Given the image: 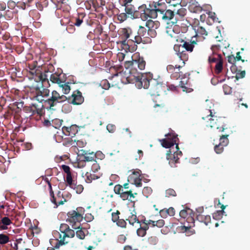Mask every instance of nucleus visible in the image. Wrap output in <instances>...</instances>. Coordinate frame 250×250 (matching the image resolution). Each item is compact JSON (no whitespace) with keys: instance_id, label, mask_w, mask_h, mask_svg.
Returning a JSON list of instances; mask_svg holds the SVG:
<instances>
[{"instance_id":"1","label":"nucleus","mask_w":250,"mask_h":250,"mask_svg":"<svg viewBox=\"0 0 250 250\" xmlns=\"http://www.w3.org/2000/svg\"><path fill=\"white\" fill-rule=\"evenodd\" d=\"M124 66L128 74H125V78L128 83H135L138 88L143 87L147 89L150 86V90L153 95H159L163 91V84L159 83L156 80L152 79V74L149 73H139L137 70L138 67L142 70L145 68L146 62L143 58L139 57L137 60L131 58V61H126L125 62Z\"/></svg>"},{"instance_id":"2","label":"nucleus","mask_w":250,"mask_h":250,"mask_svg":"<svg viewBox=\"0 0 250 250\" xmlns=\"http://www.w3.org/2000/svg\"><path fill=\"white\" fill-rule=\"evenodd\" d=\"M35 80L40 83L37 86L30 88L28 95L31 99L41 103L44 100V98L49 96L50 90L47 87L50 86V84L45 73L40 74L38 80H36V78H35Z\"/></svg>"},{"instance_id":"3","label":"nucleus","mask_w":250,"mask_h":250,"mask_svg":"<svg viewBox=\"0 0 250 250\" xmlns=\"http://www.w3.org/2000/svg\"><path fill=\"white\" fill-rule=\"evenodd\" d=\"M206 104V109L208 110L209 115H208L206 117L208 121H207V126L210 127L211 128L214 127L219 130V131H223L227 128L226 127V124H225L226 119L224 117H214L213 113L214 111L213 107H214V104L212 100L207 99L205 101Z\"/></svg>"},{"instance_id":"4","label":"nucleus","mask_w":250,"mask_h":250,"mask_svg":"<svg viewBox=\"0 0 250 250\" xmlns=\"http://www.w3.org/2000/svg\"><path fill=\"white\" fill-rule=\"evenodd\" d=\"M164 4V2H160L159 1H150L148 7H147L145 4H142L139 6L137 10H135L134 18H141L144 21H146L148 18L155 19L156 15V6H161Z\"/></svg>"},{"instance_id":"5","label":"nucleus","mask_w":250,"mask_h":250,"mask_svg":"<svg viewBox=\"0 0 250 250\" xmlns=\"http://www.w3.org/2000/svg\"><path fill=\"white\" fill-rule=\"evenodd\" d=\"M67 100V98L63 95H61L56 90H53L49 96L44 98V104L47 108L55 110L56 107Z\"/></svg>"},{"instance_id":"6","label":"nucleus","mask_w":250,"mask_h":250,"mask_svg":"<svg viewBox=\"0 0 250 250\" xmlns=\"http://www.w3.org/2000/svg\"><path fill=\"white\" fill-rule=\"evenodd\" d=\"M195 34L191 38V43L182 41L181 43L185 50L192 52L194 44H197L198 42H202L203 41V27L199 24L194 25L193 26Z\"/></svg>"},{"instance_id":"7","label":"nucleus","mask_w":250,"mask_h":250,"mask_svg":"<svg viewBox=\"0 0 250 250\" xmlns=\"http://www.w3.org/2000/svg\"><path fill=\"white\" fill-rule=\"evenodd\" d=\"M114 191L115 194L119 195L123 200H129L131 201L132 198H135L137 193H133V191L129 187L128 183L124 184L123 186L118 184L115 186Z\"/></svg>"},{"instance_id":"8","label":"nucleus","mask_w":250,"mask_h":250,"mask_svg":"<svg viewBox=\"0 0 250 250\" xmlns=\"http://www.w3.org/2000/svg\"><path fill=\"white\" fill-rule=\"evenodd\" d=\"M83 208H77L76 210H72L68 212V218L66 221L70 223L73 229H79L80 222L83 220Z\"/></svg>"},{"instance_id":"9","label":"nucleus","mask_w":250,"mask_h":250,"mask_svg":"<svg viewBox=\"0 0 250 250\" xmlns=\"http://www.w3.org/2000/svg\"><path fill=\"white\" fill-rule=\"evenodd\" d=\"M160 6H156V18L159 17L168 23L170 20L173 21L174 19V13L173 11L168 9L165 10L159 8Z\"/></svg>"},{"instance_id":"10","label":"nucleus","mask_w":250,"mask_h":250,"mask_svg":"<svg viewBox=\"0 0 250 250\" xmlns=\"http://www.w3.org/2000/svg\"><path fill=\"white\" fill-rule=\"evenodd\" d=\"M166 138L160 140L163 147L165 148H170L173 146L176 142L178 140L177 135L173 133H169L166 134Z\"/></svg>"},{"instance_id":"11","label":"nucleus","mask_w":250,"mask_h":250,"mask_svg":"<svg viewBox=\"0 0 250 250\" xmlns=\"http://www.w3.org/2000/svg\"><path fill=\"white\" fill-rule=\"evenodd\" d=\"M141 170L139 169L134 170L127 178V181L132 185H135L137 187L142 186V179L140 178Z\"/></svg>"},{"instance_id":"12","label":"nucleus","mask_w":250,"mask_h":250,"mask_svg":"<svg viewBox=\"0 0 250 250\" xmlns=\"http://www.w3.org/2000/svg\"><path fill=\"white\" fill-rule=\"evenodd\" d=\"M43 106L42 104H41V105L36 104H32L29 106H24L23 107V111L26 113L29 114L30 117L35 114L41 116L42 113Z\"/></svg>"},{"instance_id":"13","label":"nucleus","mask_w":250,"mask_h":250,"mask_svg":"<svg viewBox=\"0 0 250 250\" xmlns=\"http://www.w3.org/2000/svg\"><path fill=\"white\" fill-rule=\"evenodd\" d=\"M149 32V31L144 26H139L137 34L138 37L140 38V43H146L151 42L150 34Z\"/></svg>"},{"instance_id":"14","label":"nucleus","mask_w":250,"mask_h":250,"mask_svg":"<svg viewBox=\"0 0 250 250\" xmlns=\"http://www.w3.org/2000/svg\"><path fill=\"white\" fill-rule=\"evenodd\" d=\"M62 234V235L61 234H60L59 238L60 240L57 242L54 246V248L59 249L60 246L67 243V242L65 241V238L66 237L73 238L75 236V232L74 230L70 229L69 228L68 229L65 231Z\"/></svg>"},{"instance_id":"15","label":"nucleus","mask_w":250,"mask_h":250,"mask_svg":"<svg viewBox=\"0 0 250 250\" xmlns=\"http://www.w3.org/2000/svg\"><path fill=\"white\" fill-rule=\"evenodd\" d=\"M67 99L74 105H80L84 102V97L82 93L79 90L74 91L71 96Z\"/></svg>"},{"instance_id":"16","label":"nucleus","mask_w":250,"mask_h":250,"mask_svg":"<svg viewBox=\"0 0 250 250\" xmlns=\"http://www.w3.org/2000/svg\"><path fill=\"white\" fill-rule=\"evenodd\" d=\"M43 179L47 183L48 185L51 202L55 205L56 208L60 205H63L64 203L66 201V200L63 197H62V199L60 201H58V202L57 201L56 198L54 196V192L52 188L51 183V179L49 180L47 177H46V176H45V177H43Z\"/></svg>"},{"instance_id":"17","label":"nucleus","mask_w":250,"mask_h":250,"mask_svg":"<svg viewBox=\"0 0 250 250\" xmlns=\"http://www.w3.org/2000/svg\"><path fill=\"white\" fill-rule=\"evenodd\" d=\"M145 26L147 28V30L150 34V37L154 38L157 35L156 29L160 26V22L158 21H153L152 20H146Z\"/></svg>"},{"instance_id":"18","label":"nucleus","mask_w":250,"mask_h":250,"mask_svg":"<svg viewBox=\"0 0 250 250\" xmlns=\"http://www.w3.org/2000/svg\"><path fill=\"white\" fill-rule=\"evenodd\" d=\"M175 64L174 63V65H168L167 67V70L168 73H171L170 77L172 79L178 80L182 76V72L180 71L181 67L176 66Z\"/></svg>"},{"instance_id":"19","label":"nucleus","mask_w":250,"mask_h":250,"mask_svg":"<svg viewBox=\"0 0 250 250\" xmlns=\"http://www.w3.org/2000/svg\"><path fill=\"white\" fill-rule=\"evenodd\" d=\"M79 127L76 125H73L70 126H63L62 127V131L63 133L71 138L74 137L78 133Z\"/></svg>"},{"instance_id":"20","label":"nucleus","mask_w":250,"mask_h":250,"mask_svg":"<svg viewBox=\"0 0 250 250\" xmlns=\"http://www.w3.org/2000/svg\"><path fill=\"white\" fill-rule=\"evenodd\" d=\"M175 153L173 154L171 149L168 150L167 153V159L169 160V164L171 167H176V164L179 163L178 156H176V160H175Z\"/></svg>"},{"instance_id":"21","label":"nucleus","mask_w":250,"mask_h":250,"mask_svg":"<svg viewBox=\"0 0 250 250\" xmlns=\"http://www.w3.org/2000/svg\"><path fill=\"white\" fill-rule=\"evenodd\" d=\"M132 29L130 28H123L122 30V38L124 39L121 42V43L123 45H126L128 44V41Z\"/></svg>"},{"instance_id":"22","label":"nucleus","mask_w":250,"mask_h":250,"mask_svg":"<svg viewBox=\"0 0 250 250\" xmlns=\"http://www.w3.org/2000/svg\"><path fill=\"white\" fill-rule=\"evenodd\" d=\"M195 213L193 212V214H190L186 219V221L189 224L188 226H181V230L183 232L186 231L189 228L194 226L195 222Z\"/></svg>"},{"instance_id":"23","label":"nucleus","mask_w":250,"mask_h":250,"mask_svg":"<svg viewBox=\"0 0 250 250\" xmlns=\"http://www.w3.org/2000/svg\"><path fill=\"white\" fill-rule=\"evenodd\" d=\"M187 51L185 50L183 53L178 55V59L180 62L178 64H175V66L178 67H182L185 65V62L188 60V55Z\"/></svg>"},{"instance_id":"24","label":"nucleus","mask_w":250,"mask_h":250,"mask_svg":"<svg viewBox=\"0 0 250 250\" xmlns=\"http://www.w3.org/2000/svg\"><path fill=\"white\" fill-rule=\"evenodd\" d=\"M187 10L185 8H181L178 9L176 15L174 16V19L171 21L173 24L176 23L179 20H181L186 15Z\"/></svg>"},{"instance_id":"25","label":"nucleus","mask_w":250,"mask_h":250,"mask_svg":"<svg viewBox=\"0 0 250 250\" xmlns=\"http://www.w3.org/2000/svg\"><path fill=\"white\" fill-rule=\"evenodd\" d=\"M66 183L67 186H68L70 188L73 189L78 194L81 193L83 190V185L80 184L77 185V183H76L72 178L71 179L70 182Z\"/></svg>"},{"instance_id":"26","label":"nucleus","mask_w":250,"mask_h":250,"mask_svg":"<svg viewBox=\"0 0 250 250\" xmlns=\"http://www.w3.org/2000/svg\"><path fill=\"white\" fill-rule=\"evenodd\" d=\"M140 38L138 37L137 34L132 30L129 38L128 39V44H126V45L129 46L133 43L140 44Z\"/></svg>"},{"instance_id":"27","label":"nucleus","mask_w":250,"mask_h":250,"mask_svg":"<svg viewBox=\"0 0 250 250\" xmlns=\"http://www.w3.org/2000/svg\"><path fill=\"white\" fill-rule=\"evenodd\" d=\"M126 220L128 221L129 223L132 226H134L135 223L140 224L142 222V221H139L138 219L135 210H133L130 213V215L126 219Z\"/></svg>"},{"instance_id":"28","label":"nucleus","mask_w":250,"mask_h":250,"mask_svg":"<svg viewBox=\"0 0 250 250\" xmlns=\"http://www.w3.org/2000/svg\"><path fill=\"white\" fill-rule=\"evenodd\" d=\"M37 63V62H33L32 63L28 64V68L29 69V73L33 76V78L34 79L36 78V80H38L39 75L42 73L40 72H37L35 70Z\"/></svg>"},{"instance_id":"29","label":"nucleus","mask_w":250,"mask_h":250,"mask_svg":"<svg viewBox=\"0 0 250 250\" xmlns=\"http://www.w3.org/2000/svg\"><path fill=\"white\" fill-rule=\"evenodd\" d=\"M79 141H76L75 139L73 140L72 138H65L62 141V145L66 146H76L78 145Z\"/></svg>"},{"instance_id":"30","label":"nucleus","mask_w":250,"mask_h":250,"mask_svg":"<svg viewBox=\"0 0 250 250\" xmlns=\"http://www.w3.org/2000/svg\"><path fill=\"white\" fill-rule=\"evenodd\" d=\"M61 167L63 171L66 174L65 180L66 182H70L72 177L70 167L67 165H63L61 166Z\"/></svg>"},{"instance_id":"31","label":"nucleus","mask_w":250,"mask_h":250,"mask_svg":"<svg viewBox=\"0 0 250 250\" xmlns=\"http://www.w3.org/2000/svg\"><path fill=\"white\" fill-rule=\"evenodd\" d=\"M187 83V82H185L184 81H180L179 82V84L177 86H175L174 84H171L168 86V89L172 91H175L177 90L178 87H180L183 88V91H187V88L185 86V84Z\"/></svg>"},{"instance_id":"32","label":"nucleus","mask_w":250,"mask_h":250,"mask_svg":"<svg viewBox=\"0 0 250 250\" xmlns=\"http://www.w3.org/2000/svg\"><path fill=\"white\" fill-rule=\"evenodd\" d=\"M12 224V221L8 217H3L0 222V229L1 230L7 229V226Z\"/></svg>"},{"instance_id":"33","label":"nucleus","mask_w":250,"mask_h":250,"mask_svg":"<svg viewBox=\"0 0 250 250\" xmlns=\"http://www.w3.org/2000/svg\"><path fill=\"white\" fill-rule=\"evenodd\" d=\"M226 206H225L224 205H221V206L220 207L221 210H218L213 214L212 216L213 219L216 220L222 219L224 213H225V212L224 211V209L226 208Z\"/></svg>"},{"instance_id":"34","label":"nucleus","mask_w":250,"mask_h":250,"mask_svg":"<svg viewBox=\"0 0 250 250\" xmlns=\"http://www.w3.org/2000/svg\"><path fill=\"white\" fill-rule=\"evenodd\" d=\"M191 214H193V211L188 208H186L185 209L181 210L179 213L180 217L184 219L187 218Z\"/></svg>"},{"instance_id":"35","label":"nucleus","mask_w":250,"mask_h":250,"mask_svg":"<svg viewBox=\"0 0 250 250\" xmlns=\"http://www.w3.org/2000/svg\"><path fill=\"white\" fill-rule=\"evenodd\" d=\"M22 240V238L17 239L13 241L10 239L9 242H10V243L8 245H10L13 250H18V244L21 243Z\"/></svg>"},{"instance_id":"36","label":"nucleus","mask_w":250,"mask_h":250,"mask_svg":"<svg viewBox=\"0 0 250 250\" xmlns=\"http://www.w3.org/2000/svg\"><path fill=\"white\" fill-rule=\"evenodd\" d=\"M95 155L94 152L91 153H85L83 155L84 161L86 162H96L95 161Z\"/></svg>"},{"instance_id":"37","label":"nucleus","mask_w":250,"mask_h":250,"mask_svg":"<svg viewBox=\"0 0 250 250\" xmlns=\"http://www.w3.org/2000/svg\"><path fill=\"white\" fill-rule=\"evenodd\" d=\"M10 235L4 233L0 234V245H4L10 241Z\"/></svg>"},{"instance_id":"38","label":"nucleus","mask_w":250,"mask_h":250,"mask_svg":"<svg viewBox=\"0 0 250 250\" xmlns=\"http://www.w3.org/2000/svg\"><path fill=\"white\" fill-rule=\"evenodd\" d=\"M84 177L85 182L88 183H90L92 180L97 179L99 178L95 174H91L89 172H86L85 174Z\"/></svg>"},{"instance_id":"39","label":"nucleus","mask_w":250,"mask_h":250,"mask_svg":"<svg viewBox=\"0 0 250 250\" xmlns=\"http://www.w3.org/2000/svg\"><path fill=\"white\" fill-rule=\"evenodd\" d=\"M68 82H65V80L60 85V87L62 88V91L64 94H68L70 91V86Z\"/></svg>"},{"instance_id":"40","label":"nucleus","mask_w":250,"mask_h":250,"mask_svg":"<svg viewBox=\"0 0 250 250\" xmlns=\"http://www.w3.org/2000/svg\"><path fill=\"white\" fill-rule=\"evenodd\" d=\"M125 7V11L127 14L130 15L134 17V7L131 4L124 5Z\"/></svg>"},{"instance_id":"41","label":"nucleus","mask_w":250,"mask_h":250,"mask_svg":"<svg viewBox=\"0 0 250 250\" xmlns=\"http://www.w3.org/2000/svg\"><path fill=\"white\" fill-rule=\"evenodd\" d=\"M223 59L219 60L215 65V73L216 74L220 73L223 69Z\"/></svg>"},{"instance_id":"42","label":"nucleus","mask_w":250,"mask_h":250,"mask_svg":"<svg viewBox=\"0 0 250 250\" xmlns=\"http://www.w3.org/2000/svg\"><path fill=\"white\" fill-rule=\"evenodd\" d=\"M222 59V56L220 54H215L213 56H209L208 57V62L210 64L212 63L216 62L217 63L219 60Z\"/></svg>"},{"instance_id":"43","label":"nucleus","mask_w":250,"mask_h":250,"mask_svg":"<svg viewBox=\"0 0 250 250\" xmlns=\"http://www.w3.org/2000/svg\"><path fill=\"white\" fill-rule=\"evenodd\" d=\"M215 19V13L214 12L208 13V18L207 20V23L208 25H211L214 22Z\"/></svg>"},{"instance_id":"44","label":"nucleus","mask_w":250,"mask_h":250,"mask_svg":"<svg viewBox=\"0 0 250 250\" xmlns=\"http://www.w3.org/2000/svg\"><path fill=\"white\" fill-rule=\"evenodd\" d=\"M173 48L174 51L176 52L177 56L185 51L184 47L182 44H175Z\"/></svg>"},{"instance_id":"45","label":"nucleus","mask_w":250,"mask_h":250,"mask_svg":"<svg viewBox=\"0 0 250 250\" xmlns=\"http://www.w3.org/2000/svg\"><path fill=\"white\" fill-rule=\"evenodd\" d=\"M228 135H222V136H221V137L220 138L219 144L221 145V146H227L229 143V140L228 138Z\"/></svg>"},{"instance_id":"46","label":"nucleus","mask_w":250,"mask_h":250,"mask_svg":"<svg viewBox=\"0 0 250 250\" xmlns=\"http://www.w3.org/2000/svg\"><path fill=\"white\" fill-rule=\"evenodd\" d=\"M202 212V208H199L196 210V212L195 213L196 216V220L200 222H203V215L201 214Z\"/></svg>"},{"instance_id":"47","label":"nucleus","mask_w":250,"mask_h":250,"mask_svg":"<svg viewBox=\"0 0 250 250\" xmlns=\"http://www.w3.org/2000/svg\"><path fill=\"white\" fill-rule=\"evenodd\" d=\"M152 227H157L158 228H162L165 225V221L163 219H160L156 221H154V222H152Z\"/></svg>"},{"instance_id":"48","label":"nucleus","mask_w":250,"mask_h":250,"mask_svg":"<svg viewBox=\"0 0 250 250\" xmlns=\"http://www.w3.org/2000/svg\"><path fill=\"white\" fill-rule=\"evenodd\" d=\"M127 14L126 13H122L118 15L117 19L120 22L125 21L127 18Z\"/></svg>"},{"instance_id":"49","label":"nucleus","mask_w":250,"mask_h":250,"mask_svg":"<svg viewBox=\"0 0 250 250\" xmlns=\"http://www.w3.org/2000/svg\"><path fill=\"white\" fill-rule=\"evenodd\" d=\"M120 214V212L119 210H116L115 212L112 213V221L113 222H116L119 220V215Z\"/></svg>"},{"instance_id":"50","label":"nucleus","mask_w":250,"mask_h":250,"mask_svg":"<svg viewBox=\"0 0 250 250\" xmlns=\"http://www.w3.org/2000/svg\"><path fill=\"white\" fill-rule=\"evenodd\" d=\"M223 91L226 95L230 94L232 92V88L229 85L225 84L223 86Z\"/></svg>"},{"instance_id":"51","label":"nucleus","mask_w":250,"mask_h":250,"mask_svg":"<svg viewBox=\"0 0 250 250\" xmlns=\"http://www.w3.org/2000/svg\"><path fill=\"white\" fill-rule=\"evenodd\" d=\"M83 20L82 19H81L79 17L72 20V22L77 26H80L81 24L83 23Z\"/></svg>"},{"instance_id":"52","label":"nucleus","mask_w":250,"mask_h":250,"mask_svg":"<svg viewBox=\"0 0 250 250\" xmlns=\"http://www.w3.org/2000/svg\"><path fill=\"white\" fill-rule=\"evenodd\" d=\"M166 197H170V196H176V193L175 191L172 188H169L166 191Z\"/></svg>"},{"instance_id":"53","label":"nucleus","mask_w":250,"mask_h":250,"mask_svg":"<svg viewBox=\"0 0 250 250\" xmlns=\"http://www.w3.org/2000/svg\"><path fill=\"white\" fill-rule=\"evenodd\" d=\"M76 236L80 239H83L85 237V233L82 230V228L78 230L76 232Z\"/></svg>"},{"instance_id":"54","label":"nucleus","mask_w":250,"mask_h":250,"mask_svg":"<svg viewBox=\"0 0 250 250\" xmlns=\"http://www.w3.org/2000/svg\"><path fill=\"white\" fill-rule=\"evenodd\" d=\"M224 146H221V145H220L219 144L218 145L215 146L214 148V151L216 153L220 154L224 151Z\"/></svg>"},{"instance_id":"55","label":"nucleus","mask_w":250,"mask_h":250,"mask_svg":"<svg viewBox=\"0 0 250 250\" xmlns=\"http://www.w3.org/2000/svg\"><path fill=\"white\" fill-rule=\"evenodd\" d=\"M245 71L239 70L236 72L235 78L237 80H238L239 79L244 78L245 76Z\"/></svg>"},{"instance_id":"56","label":"nucleus","mask_w":250,"mask_h":250,"mask_svg":"<svg viewBox=\"0 0 250 250\" xmlns=\"http://www.w3.org/2000/svg\"><path fill=\"white\" fill-rule=\"evenodd\" d=\"M116 224L118 226L120 227L121 228H125L126 226V221L123 219H119V220L117 221Z\"/></svg>"},{"instance_id":"57","label":"nucleus","mask_w":250,"mask_h":250,"mask_svg":"<svg viewBox=\"0 0 250 250\" xmlns=\"http://www.w3.org/2000/svg\"><path fill=\"white\" fill-rule=\"evenodd\" d=\"M137 234L140 237H144L146 235V231L140 227L137 230Z\"/></svg>"},{"instance_id":"58","label":"nucleus","mask_w":250,"mask_h":250,"mask_svg":"<svg viewBox=\"0 0 250 250\" xmlns=\"http://www.w3.org/2000/svg\"><path fill=\"white\" fill-rule=\"evenodd\" d=\"M69 228V226L66 224H62L60 227V230L62 233H63Z\"/></svg>"},{"instance_id":"59","label":"nucleus","mask_w":250,"mask_h":250,"mask_svg":"<svg viewBox=\"0 0 250 250\" xmlns=\"http://www.w3.org/2000/svg\"><path fill=\"white\" fill-rule=\"evenodd\" d=\"M106 129L109 132L113 133L116 130V126L114 125L109 124L106 126Z\"/></svg>"},{"instance_id":"60","label":"nucleus","mask_w":250,"mask_h":250,"mask_svg":"<svg viewBox=\"0 0 250 250\" xmlns=\"http://www.w3.org/2000/svg\"><path fill=\"white\" fill-rule=\"evenodd\" d=\"M60 75H61V74H59L56 73L52 74L50 77V81L52 83H54L56 81V80L57 79V78L59 77V76Z\"/></svg>"},{"instance_id":"61","label":"nucleus","mask_w":250,"mask_h":250,"mask_svg":"<svg viewBox=\"0 0 250 250\" xmlns=\"http://www.w3.org/2000/svg\"><path fill=\"white\" fill-rule=\"evenodd\" d=\"M228 62L232 64H234L236 62V60L233 55H229L227 57Z\"/></svg>"},{"instance_id":"62","label":"nucleus","mask_w":250,"mask_h":250,"mask_svg":"<svg viewBox=\"0 0 250 250\" xmlns=\"http://www.w3.org/2000/svg\"><path fill=\"white\" fill-rule=\"evenodd\" d=\"M95 159L97 158L100 160H103L104 158V155L101 151H97L96 153H95Z\"/></svg>"},{"instance_id":"63","label":"nucleus","mask_w":250,"mask_h":250,"mask_svg":"<svg viewBox=\"0 0 250 250\" xmlns=\"http://www.w3.org/2000/svg\"><path fill=\"white\" fill-rule=\"evenodd\" d=\"M102 84L103 88L105 89H108L110 87V84L106 80L102 81Z\"/></svg>"},{"instance_id":"64","label":"nucleus","mask_w":250,"mask_h":250,"mask_svg":"<svg viewBox=\"0 0 250 250\" xmlns=\"http://www.w3.org/2000/svg\"><path fill=\"white\" fill-rule=\"evenodd\" d=\"M161 216L163 218H166L168 216L167 211V209L164 208L161 210L159 212Z\"/></svg>"}]
</instances>
